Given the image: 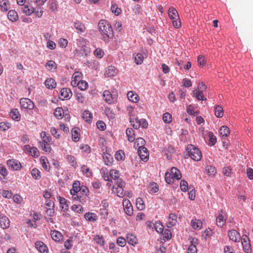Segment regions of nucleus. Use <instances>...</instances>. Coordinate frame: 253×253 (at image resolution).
Here are the masks:
<instances>
[{
  "mask_svg": "<svg viewBox=\"0 0 253 253\" xmlns=\"http://www.w3.org/2000/svg\"><path fill=\"white\" fill-rule=\"evenodd\" d=\"M219 133L222 137H226L230 133L229 128L225 126H221L219 129Z\"/></svg>",
  "mask_w": 253,
  "mask_h": 253,
  "instance_id": "obj_30",
  "label": "nucleus"
},
{
  "mask_svg": "<svg viewBox=\"0 0 253 253\" xmlns=\"http://www.w3.org/2000/svg\"><path fill=\"white\" fill-rule=\"evenodd\" d=\"M77 86L81 90H84L87 87L88 84L85 81H81L78 83Z\"/></svg>",
  "mask_w": 253,
  "mask_h": 253,
  "instance_id": "obj_56",
  "label": "nucleus"
},
{
  "mask_svg": "<svg viewBox=\"0 0 253 253\" xmlns=\"http://www.w3.org/2000/svg\"><path fill=\"white\" fill-rule=\"evenodd\" d=\"M8 167L12 170H18L21 168V163L17 160L11 159L7 161Z\"/></svg>",
  "mask_w": 253,
  "mask_h": 253,
  "instance_id": "obj_6",
  "label": "nucleus"
},
{
  "mask_svg": "<svg viewBox=\"0 0 253 253\" xmlns=\"http://www.w3.org/2000/svg\"><path fill=\"white\" fill-rule=\"evenodd\" d=\"M138 154L142 160L147 161L148 160L149 154L146 148H138Z\"/></svg>",
  "mask_w": 253,
  "mask_h": 253,
  "instance_id": "obj_8",
  "label": "nucleus"
},
{
  "mask_svg": "<svg viewBox=\"0 0 253 253\" xmlns=\"http://www.w3.org/2000/svg\"><path fill=\"white\" fill-rule=\"evenodd\" d=\"M29 153L35 157H38L39 155V152L36 147L30 148Z\"/></svg>",
  "mask_w": 253,
  "mask_h": 253,
  "instance_id": "obj_63",
  "label": "nucleus"
},
{
  "mask_svg": "<svg viewBox=\"0 0 253 253\" xmlns=\"http://www.w3.org/2000/svg\"><path fill=\"white\" fill-rule=\"evenodd\" d=\"M94 241L101 246H102L104 244V240L102 236L99 235H95L93 238Z\"/></svg>",
  "mask_w": 253,
  "mask_h": 253,
  "instance_id": "obj_50",
  "label": "nucleus"
},
{
  "mask_svg": "<svg viewBox=\"0 0 253 253\" xmlns=\"http://www.w3.org/2000/svg\"><path fill=\"white\" fill-rule=\"evenodd\" d=\"M126 133L128 140L130 142H133L135 140L134 130L131 128H128L126 129Z\"/></svg>",
  "mask_w": 253,
  "mask_h": 253,
  "instance_id": "obj_18",
  "label": "nucleus"
},
{
  "mask_svg": "<svg viewBox=\"0 0 253 253\" xmlns=\"http://www.w3.org/2000/svg\"><path fill=\"white\" fill-rule=\"evenodd\" d=\"M82 171L84 173L86 176L90 177L92 175V172L90 169L85 166H83L81 168Z\"/></svg>",
  "mask_w": 253,
  "mask_h": 253,
  "instance_id": "obj_55",
  "label": "nucleus"
},
{
  "mask_svg": "<svg viewBox=\"0 0 253 253\" xmlns=\"http://www.w3.org/2000/svg\"><path fill=\"white\" fill-rule=\"evenodd\" d=\"M46 67L48 70H51L52 69L56 68V64L54 61L52 60L49 61L46 64Z\"/></svg>",
  "mask_w": 253,
  "mask_h": 253,
  "instance_id": "obj_58",
  "label": "nucleus"
},
{
  "mask_svg": "<svg viewBox=\"0 0 253 253\" xmlns=\"http://www.w3.org/2000/svg\"><path fill=\"white\" fill-rule=\"evenodd\" d=\"M50 235L52 239L56 242L60 241L62 238V234L60 232L56 230L51 231Z\"/></svg>",
  "mask_w": 253,
  "mask_h": 253,
  "instance_id": "obj_19",
  "label": "nucleus"
},
{
  "mask_svg": "<svg viewBox=\"0 0 253 253\" xmlns=\"http://www.w3.org/2000/svg\"><path fill=\"white\" fill-rule=\"evenodd\" d=\"M145 144V140L141 138V137H139V138H137L135 142V145H136L138 148H144V146Z\"/></svg>",
  "mask_w": 253,
  "mask_h": 253,
  "instance_id": "obj_54",
  "label": "nucleus"
},
{
  "mask_svg": "<svg viewBox=\"0 0 253 253\" xmlns=\"http://www.w3.org/2000/svg\"><path fill=\"white\" fill-rule=\"evenodd\" d=\"M41 137L42 138V141L41 142H51V138H50L48 136H47L46 132L44 131L42 132L41 133Z\"/></svg>",
  "mask_w": 253,
  "mask_h": 253,
  "instance_id": "obj_51",
  "label": "nucleus"
},
{
  "mask_svg": "<svg viewBox=\"0 0 253 253\" xmlns=\"http://www.w3.org/2000/svg\"><path fill=\"white\" fill-rule=\"evenodd\" d=\"M20 103L22 109L32 110L34 107V104L30 99L23 98L20 99Z\"/></svg>",
  "mask_w": 253,
  "mask_h": 253,
  "instance_id": "obj_4",
  "label": "nucleus"
},
{
  "mask_svg": "<svg viewBox=\"0 0 253 253\" xmlns=\"http://www.w3.org/2000/svg\"><path fill=\"white\" fill-rule=\"evenodd\" d=\"M228 236L230 240L234 242H239L241 240V236L235 230H229L228 232Z\"/></svg>",
  "mask_w": 253,
  "mask_h": 253,
  "instance_id": "obj_7",
  "label": "nucleus"
},
{
  "mask_svg": "<svg viewBox=\"0 0 253 253\" xmlns=\"http://www.w3.org/2000/svg\"><path fill=\"white\" fill-rule=\"evenodd\" d=\"M169 172L171 173L173 177L175 178L176 180H179L181 178L180 171L175 167L172 168Z\"/></svg>",
  "mask_w": 253,
  "mask_h": 253,
  "instance_id": "obj_24",
  "label": "nucleus"
},
{
  "mask_svg": "<svg viewBox=\"0 0 253 253\" xmlns=\"http://www.w3.org/2000/svg\"><path fill=\"white\" fill-rule=\"evenodd\" d=\"M187 151L189 156L192 159L195 161H200L202 157V153L200 149L195 146L190 144L188 145Z\"/></svg>",
  "mask_w": 253,
  "mask_h": 253,
  "instance_id": "obj_2",
  "label": "nucleus"
},
{
  "mask_svg": "<svg viewBox=\"0 0 253 253\" xmlns=\"http://www.w3.org/2000/svg\"><path fill=\"white\" fill-rule=\"evenodd\" d=\"M81 73L79 72H75L72 76V80L71 81V85L73 86H77L78 83L81 82Z\"/></svg>",
  "mask_w": 253,
  "mask_h": 253,
  "instance_id": "obj_12",
  "label": "nucleus"
},
{
  "mask_svg": "<svg viewBox=\"0 0 253 253\" xmlns=\"http://www.w3.org/2000/svg\"><path fill=\"white\" fill-rule=\"evenodd\" d=\"M83 118L86 122H90L92 119L91 114L88 111H84L83 113Z\"/></svg>",
  "mask_w": 253,
  "mask_h": 253,
  "instance_id": "obj_46",
  "label": "nucleus"
},
{
  "mask_svg": "<svg viewBox=\"0 0 253 253\" xmlns=\"http://www.w3.org/2000/svg\"><path fill=\"white\" fill-rule=\"evenodd\" d=\"M103 158L106 165H111L113 161V159L111 155L107 153L103 155Z\"/></svg>",
  "mask_w": 253,
  "mask_h": 253,
  "instance_id": "obj_31",
  "label": "nucleus"
},
{
  "mask_svg": "<svg viewBox=\"0 0 253 253\" xmlns=\"http://www.w3.org/2000/svg\"><path fill=\"white\" fill-rule=\"evenodd\" d=\"M177 222V216L173 213H170L169 216V221L167 223V226L169 228L172 227L176 224Z\"/></svg>",
  "mask_w": 253,
  "mask_h": 253,
  "instance_id": "obj_14",
  "label": "nucleus"
},
{
  "mask_svg": "<svg viewBox=\"0 0 253 253\" xmlns=\"http://www.w3.org/2000/svg\"><path fill=\"white\" fill-rule=\"evenodd\" d=\"M136 205L137 208L139 210H143L145 208V205L141 198H138L136 199Z\"/></svg>",
  "mask_w": 253,
  "mask_h": 253,
  "instance_id": "obj_40",
  "label": "nucleus"
},
{
  "mask_svg": "<svg viewBox=\"0 0 253 253\" xmlns=\"http://www.w3.org/2000/svg\"><path fill=\"white\" fill-rule=\"evenodd\" d=\"M148 189L150 193H154L158 191L159 188L157 183H152L150 184Z\"/></svg>",
  "mask_w": 253,
  "mask_h": 253,
  "instance_id": "obj_45",
  "label": "nucleus"
},
{
  "mask_svg": "<svg viewBox=\"0 0 253 253\" xmlns=\"http://www.w3.org/2000/svg\"><path fill=\"white\" fill-rule=\"evenodd\" d=\"M94 54L99 58H101L104 55V51L100 48H97L94 51Z\"/></svg>",
  "mask_w": 253,
  "mask_h": 253,
  "instance_id": "obj_57",
  "label": "nucleus"
},
{
  "mask_svg": "<svg viewBox=\"0 0 253 253\" xmlns=\"http://www.w3.org/2000/svg\"><path fill=\"white\" fill-rule=\"evenodd\" d=\"M7 17L8 19L12 22L17 21L18 18V14L14 10H9L8 12Z\"/></svg>",
  "mask_w": 253,
  "mask_h": 253,
  "instance_id": "obj_21",
  "label": "nucleus"
},
{
  "mask_svg": "<svg viewBox=\"0 0 253 253\" xmlns=\"http://www.w3.org/2000/svg\"><path fill=\"white\" fill-rule=\"evenodd\" d=\"M208 136L209 137L210 144L211 146L214 145L216 142V137L213 135V133L211 132H209Z\"/></svg>",
  "mask_w": 253,
  "mask_h": 253,
  "instance_id": "obj_52",
  "label": "nucleus"
},
{
  "mask_svg": "<svg viewBox=\"0 0 253 253\" xmlns=\"http://www.w3.org/2000/svg\"><path fill=\"white\" fill-rule=\"evenodd\" d=\"M187 111L189 114L193 115L194 116L198 115L199 113L198 111H194L193 109V107L191 105L187 107Z\"/></svg>",
  "mask_w": 253,
  "mask_h": 253,
  "instance_id": "obj_62",
  "label": "nucleus"
},
{
  "mask_svg": "<svg viewBox=\"0 0 253 253\" xmlns=\"http://www.w3.org/2000/svg\"><path fill=\"white\" fill-rule=\"evenodd\" d=\"M0 8L2 11H7L9 8V4L8 0H0Z\"/></svg>",
  "mask_w": 253,
  "mask_h": 253,
  "instance_id": "obj_33",
  "label": "nucleus"
},
{
  "mask_svg": "<svg viewBox=\"0 0 253 253\" xmlns=\"http://www.w3.org/2000/svg\"><path fill=\"white\" fill-rule=\"evenodd\" d=\"M99 31L102 39L107 42L113 36V29L109 22L106 20H101L98 23Z\"/></svg>",
  "mask_w": 253,
  "mask_h": 253,
  "instance_id": "obj_1",
  "label": "nucleus"
},
{
  "mask_svg": "<svg viewBox=\"0 0 253 253\" xmlns=\"http://www.w3.org/2000/svg\"><path fill=\"white\" fill-rule=\"evenodd\" d=\"M194 96L198 100H206V98L204 97L203 91L195 89L193 91Z\"/></svg>",
  "mask_w": 253,
  "mask_h": 253,
  "instance_id": "obj_26",
  "label": "nucleus"
},
{
  "mask_svg": "<svg viewBox=\"0 0 253 253\" xmlns=\"http://www.w3.org/2000/svg\"><path fill=\"white\" fill-rule=\"evenodd\" d=\"M165 154L168 159L170 160L171 158V154L175 152V149L172 146H168L165 149Z\"/></svg>",
  "mask_w": 253,
  "mask_h": 253,
  "instance_id": "obj_29",
  "label": "nucleus"
},
{
  "mask_svg": "<svg viewBox=\"0 0 253 253\" xmlns=\"http://www.w3.org/2000/svg\"><path fill=\"white\" fill-rule=\"evenodd\" d=\"M79 185V183H74L73 185V188L70 190V193H76V192H79L80 190H81V188Z\"/></svg>",
  "mask_w": 253,
  "mask_h": 253,
  "instance_id": "obj_53",
  "label": "nucleus"
},
{
  "mask_svg": "<svg viewBox=\"0 0 253 253\" xmlns=\"http://www.w3.org/2000/svg\"><path fill=\"white\" fill-rule=\"evenodd\" d=\"M51 143L52 142H47V143L45 142H39V147L46 152H50L51 150L50 145Z\"/></svg>",
  "mask_w": 253,
  "mask_h": 253,
  "instance_id": "obj_20",
  "label": "nucleus"
},
{
  "mask_svg": "<svg viewBox=\"0 0 253 253\" xmlns=\"http://www.w3.org/2000/svg\"><path fill=\"white\" fill-rule=\"evenodd\" d=\"M11 127V124L7 122L0 123V131H5Z\"/></svg>",
  "mask_w": 253,
  "mask_h": 253,
  "instance_id": "obj_41",
  "label": "nucleus"
},
{
  "mask_svg": "<svg viewBox=\"0 0 253 253\" xmlns=\"http://www.w3.org/2000/svg\"><path fill=\"white\" fill-rule=\"evenodd\" d=\"M31 174L32 177L36 180H39L41 177L40 171L39 169L35 168L32 169Z\"/></svg>",
  "mask_w": 253,
  "mask_h": 253,
  "instance_id": "obj_44",
  "label": "nucleus"
},
{
  "mask_svg": "<svg viewBox=\"0 0 253 253\" xmlns=\"http://www.w3.org/2000/svg\"><path fill=\"white\" fill-rule=\"evenodd\" d=\"M123 205L124 208V211L128 215H131L133 214V208L130 201L127 199H124Z\"/></svg>",
  "mask_w": 253,
  "mask_h": 253,
  "instance_id": "obj_5",
  "label": "nucleus"
},
{
  "mask_svg": "<svg viewBox=\"0 0 253 253\" xmlns=\"http://www.w3.org/2000/svg\"><path fill=\"white\" fill-rule=\"evenodd\" d=\"M103 97L104 101L109 104H111L112 102V95L111 92L107 90L103 92Z\"/></svg>",
  "mask_w": 253,
  "mask_h": 253,
  "instance_id": "obj_17",
  "label": "nucleus"
},
{
  "mask_svg": "<svg viewBox=\"0 0 253 253\" xmlns=\"http://www.w3.org/2000/svg\"><path fill=\"white\" fill-rule=\"evenodd\" d=\"M72 92L70 89L63 88L60 91V97H63V99L69 98L72 96Z\"/></svg>",
  "mask_w": 253,
  "mask_h": 253,
  "instance_id": "obj_13",
  "label": "nucleus"
},
{
  "mask_svg": "<svg viewBox=\"0 0 253 253\" xmlns=\"http://www.w3.org/2000/svg\"><path fill=\"white\" fill-rule=\"evenodd\" d=\"M206 170L210 176H214L216 172L215 168L211 166H207L206 167Z\"/></svg>",
  "mask_w": 253,
  "mask_h": 253,
  "instance_id": "obj_49",
  "label": "nucleus"
},
{
  "mask_svg": "<svg viewBox=\"0 0 253 253\" xmlns=\"http://www.w3.org/2000/svg\"><path fill=\"white\" fill-rule=\"evenodd\" d=\"M10 116L13 120L18 121L20 120V114L17 109L11 110L10 112Z\"/></svg>",
  "mask_w": 253,
  "mask_h": 253,
  "instance_id": "obj_27",
  "label": "nucleus"
},
{
  "mask_svg": "<svg viewBox=\"0 0 253 253\" xmlns=\"http://www.w3.org/2000/svg\"><path fill=\"white\" fill-rule=\"evenodd\" d=\"M84 218L86 220L89 221H94L96 220V215L91 212H87L84 214Z\"/></svg>",
  "mask_w": 253,
  "mask_h": 253,
  "instance_id": "obj_35",
  "label": "nucleus"
},
{
  "mask_svg": "<svg viewBox=\"0 0 253 253\" xmlns=\"http://www.w3.org/2000/svg\"><path fill=\"white\" fill-rule=\"evenodd\" d=\"M191 226L194 229L199 230L202 228L203 223L200 220L195 219L191 221Z\"/></svg>",
  "mask_w": 253,
  "mask_h": 253,
  "instance_id": "obj_15",
  "label": "nucleus"
},
{
  "mask_svg": "<svg viewBox=\"0 0 253 253\" xmlns=\"http://www.w3.org/2000/svg\"><path fill=\"white\" fill-rule=\"evenodd\" d=\"M110 176L115 180L117 179L119 177V171L115 169H111L110 170Z\"/></svg>",
  "mask_w": 253,
  "mask_h": 253,
  "instance_id": "obj_59",
  "label": "nucleus"
},
{
  "mask_svg": "<svg viewBox=\"0 0 253 253\" xmlns=\"http://www.w3.org/2000/svg\"><path fill=\"white\" fill-rule=\"evenodd\" d=\"M244 251L246 253H250L251 252V248L250 241L242 243Z\"/></svg>",
  "mask_w": 253,
  "mask_h": 253,
  "instance_id": "obj_43",
  "label": "nucleus"
},
{
  "mask_svg": "<svg viewBox=\"0 0 253 253\" xmlns=\"http://www.w3.org/2000/svg\"><path fill=\"white\" fill-rule=\"evenodd\" d=\"M125 155L122 150H119L115 154V158L118 161H122L125 159Z\"/></svg>",
  "mask_w": 253,
  "mask_h": 253,
  "instance_id": "obj_47",
  "label": "nucleus"
},
{
  "mask_svg": "<svg viewBox=\"0 0 253 253\" xmlns=\"http://www.w3.org/2000/svg\"><path fill=\"white\" fill-rule=\"evenodd\" d=\"M79 129L78 127H75L72 129V138L75 141H77L79 139Z\"/></svg>",
  "mask_w": 253,
  "mask_h": 253,
  "instance_id": "obj_37",
  "label": "nucleus"
},
{
  "mask_svg": "<svg viewBox=\"0 0 253 253\" xmlns=\"http://www.w3.org/2000/svg\"><path fill=\"white\" fill-rule=\"evenodd\" d=\"M111 10L116 15H119L122 11L121 8H119L116 4H113L112 5Z\"/></svg>",
  "mask_w": 253,
  "mask_h": 253,
  "instance_id": "obj_48",
  "label": "nucleus"
},
{
  "mask_svg": "<svg viewBox=\"0 0 253 253\" xmlns=\"http://www.w3.org/2000/svg\"><path fill=\"white\" fill-rule=\"evenodd\" d=\"M169 16L172 21L173 26L175 28L181 27V22L177 10L173 7H170L169 10Z\"/></svg>",
  "mask_w": 253,
  "mask_h": 253,
  "instance_id": "obj_3",
  "label": "nucleus"
},
{
  "mask_svg": "<svg viewBox=\"0 0 253 253\" xmlns=\"http://www.w3.org/2000/svg\"><path fill=\"white\" fill-rule=\"evenodd\" d=\"M74 27L77 30L78 33H82L85 31V27L84 25L79 21L74 22Z\"/></svg>",
  "mask_w": 253,
  "mask_h": 253,
  "instance_id": "obj_16",
  "label": "nucleus"
},
{
  "mask_svg": "<svg viewBox=\"0 0 253 253\" xmlns=\"http://www.w3.org/2000/svg\"><path fill=\"white\" fill-rule=\"evenodd\" d=\"M36 249L41 253H47L48 250L46 245L42 242L38 241L35 243Z\"/></svg>",
  "mask_w": 253,
  "mask_h": 253,
  "instance_id": "obj_9",
  "label": "nucleus"
},
{
  "mask_svg": "<svg viewBox=\"0 0 253 253\" xmlns=\"http://www.w3.org/2000/svg\"><path fill=\"white\" fill-rule=\"evenodd\" d=\"M116 74V69L114 66H109L106 71V74L108 77H114Z\"/></svg>",
  "mask_w": 253,
  "mask_h": 253,
  "instance_id": "obj_32",
  "label": "nucleus"
},
{
  "mask_svg": "<svg viewBox=\"0 0 253 253\" xmlns=\"http://www.w3.org/2000/svg\"><path fill=\"white\" fill-rule=\"evenodd\" d=\"M215 115L217 118H221L223 115V109L221 106L217 105L215 108Z\"/></svg>",
  "mask_w": 253,
  "mask_h": 253,
  "instance_id": "obj_34",
  "label": "nucleus"
},
{
  "mask_svg": "<svg viewBox=\"0 0 253 253\" xmlns=\"http://www.w3.org/2000/svg\"><path fill=\"white\" fill-rule=\"evenodd\" d=\"M165 179L168 184H171L174 182L175 178L173 177L171 173L167 172L165 174Z\"/></svg>",
  "mask_w": 253,
  "mask_h": 253,
  "instance_id": "obj_42",
  "label": "nucleus"
},
{
  "mask_svg": "<svg viewBox=\"0 0 253 253\" xmlns=\"http://www.w3.org/2000/svg\"><path fill=\"white\" fill-rule=\"evenodd\" d=\"M181 190L183 192H186L188 189V183L184 180H182L180 183Z\"/></svg>",
  "mask_w": 253,
  "mask_h": 253,
  "instance_id": "obj_61",
  "label": "nucleus"
},
{
  "mask_svg": "<svg viewBox=\"0 0 253 253\" xmlns=\"http://www.w3.org/2000/svg\"><path fill=\"white\" fill-rule=\"evenodd\" d=\"M21 9L22 10L23 12L25 13L26 15L30 16L33 13L34 11V7H30L28 5H25L22 6L21 7Z\"/></svg>",
  "mask_w": 253,
  "mask_h": 253,
  "instance_id": "obj_23",
  "label": "nucleus"
},
{
  "mask_svg": "<svg viewBox=\"0 0 253 253\" xmlns=\"http://www.w3.org/2000/svg\"><path fill=\"white\" fill-rule=\"evenodd\" d=\"M10 225V220L5 216H0V226L2 229H6Z\"/></svg>",
  "mask_w": 253,
  "mask_h": 253,
  "instance_id": "obj_10",
  "label": "nucleus"
},
{
  "mask_svg": "<svg viewBox=\"0 0 253 253\" xmlns=\"http://www.w3.org/2000/svg\"><path fill=\"white\" fill-rule=\"evenodd\" d=\"M126 238L128 243L132 246H135L137 243V238L133 234H127Z\"/></svg>",
  "mask_w": 253,
  "mask_h": 253,
  "instance_id": "obj_25",
  "label": "nucleus"
},
{
  "mask_svg": "<svg viewBox=\"0 0 253 253\" xmlns=\"http://www.w3.org/2000/svg\"><path fill=\"white\" fill-rule=\"evenodd\" d=\"M33 13H35L39 18L42 17L43 14V11L41 7L34 8Z\"/></svg>",
  "mask_w": 253,
  "mask_h": 253,
  "instance_id": "obj_64",
  "label": "nucleus"
},
{
  "mask_svg": "<svg viewBox=\"0 0 253 253\" xmlns=\"http://www.w3.org/2000/svg\"><path fill=\"white\" fill-rule=\"evenodd\" d=\"M143 55L141 53H137L134 57V62L137 65L141 64L143 61Z\"/></svg>",
  "mask_w": 253,
  "mask_h": 253,
  "instance_id": "obj_38",
  "label": "nucleus"
},
{
  "mask_svg": "<svg viewBox=\"0 0 253 253\" xmlns=\"http://www.w3.org/2000/svg\"><path fill=\"white\" fill-rule=\"evenodd\" d=\"M221 213H219L216 217V224L218 226L222 227L226 222V216L222 214L223 211H220Z\"/></svg>",
  "mask_w": 253,
  "mask_h": 253,
  "instance_id": "obj_11",
  "label": "nucleus"
},
{
  "mask_svg": "<svg viewBox=\"0 0 253 253\" xmlns=\"http://www.w3.org/2000/svg\"><path fill=\"white\" fill-rule=\"evenodd\" d=\"M44 84L46 87L49 89L55 88L56 84L54 80L52 78L46 79L44 82Z\"/></svg>",
  "mask_w": 253,
  "mask_h": 253,
  "instance_id": "obj_28",
  "label": "nucleus"
},
{
  "mask_svg": "<svg viewBox=\"0 0 253 253\" xmlns=\"http://www.w3.org/2000/svg\"><path fill=\"white\" fill-rule=\"evenodd\" d=\"M127 96L128 100L133 103H136L139 100L138 95L132 91H129L127 94Z\"/></svg>",
  "mask_w": 253,
  "mask_h": 253,
  "instance_id": "obj_22",
  "label": "nucleus"
},
{
  "mask_svg": "<svg viewBox=\"0 0 253 253\" xmlns=\"http://www.w3.org/2000/svg\"><path fill=\"white\" fill-rule=\"evenodd\" d=\"M163 120L166 123H169L171 122V115L169 113H166L163 115Z\"/></svg>",
  "mask_w": 253,
  "mask_h": 253,
  "instance_id": "obj_60",
  "label": "nucleus"
},
{
  "mask_svg": "<svg viewBox=\"0 0 253 253\" xmlns=\"http://www.w3.org/2000/svg\"><path fill=\"white\" fill-rule=\"evenodd\" d=\"M67 159L72 167L76 168L78 166V164L76 161V159L73 156L70 155H67Z\"/></svg>",
  "mask_w": 253,
  "mask_h": 253,
  "instance_id": "obj_39",
  "label": "nucleus"
},
{
  "mask_svg": "<svg viewBox=\"0 0 253 253\" xmlns=\"http://www.w3.org/2000/svg\"><path fill=\"white\" fill-rule=\"evenodd\" d=\"M64 113L63 110L61 107H57L54 112V116L58 119H61L62 118L63 114Z\"/></svg>",
  "mask_w": 253,
  "mask_h": 253,
  "instance_id": "obj_36",
  "label": "nucleus"
}]
</instances>
